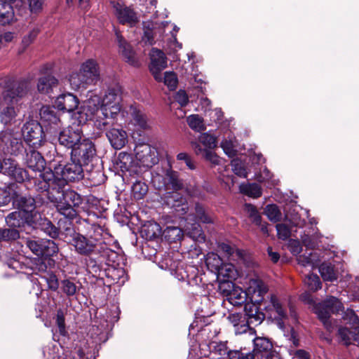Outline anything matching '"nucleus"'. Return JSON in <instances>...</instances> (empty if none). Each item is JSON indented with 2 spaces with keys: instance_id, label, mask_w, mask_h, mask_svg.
I'll return each instance as SVG.
<instances>
[{
  "instance_id": "obj_1",
  "label": "nucleus",
  "mask_w": 359,
  "mask_h": 359,
  "mask_svg": "<svg viewBox=\"0 0 359 359\" xmlns=\"http://www.w3.org/2000/svg\"><path fill=\"white\" fill-rule=\"evenodd\" d=\"M121 100L118 87L109 88L102 99L95 93L89 92L83 105L74 114V118L79 125L92 121L98 130H103L109 124V118L117 119L119 115L124 117Z\"/></svg>"
},
{
  "instance_id": "obj_2",
  "label": "nucleus",
  "mask_w": 359,
  "mask_h": 359,
  "mask_svg": "<svg viewBox=\"0 0 359 359\" xmlns=\"http://www.w3.org/2000/svg\"><path fill=\"white\" fill-rule=\"evenodd\" d=\"M36 190L45 192L48 201L57 211L65 217L73 219L77 215L75 210L83 202L82 197L71 189H65V181L57 182H34Z\"/></svg>"
},
{
  "instance_id": "obj_3",
  "label": "nucleus",
  "mask_w": 359,
  "mask_h": 359,
  "mask_svg": "<svg viewBox=\"0 0 359 359\" xmlns=\"http://www.w3.org/2000/svg\"><path fill=\"white\" fill-rule=\"evenodd\" d=\"M31 88L30 82L20 80L8 83L6 86L0 85V94L6 104L0 111V121L5 126L17 123L19 114L18 107L20 100L24 97Z\"/></svg>"
},
{
  "instance_id": "obj_4",
  "label": "nucleus",
  "mask_w": 359,
  "mask_h": 359,
  "mask_svg": "<svg viewBox=\"0 0 359 359\" xmlns=\"http://www.w3.org/2000/svg\"><path fill=\"white\" fill-rule=\"evenodd\" d=\"M81 163L71 158L65 164L59 163L54 167L53 171H46L40 174V178L34 182H57L64 180L65 184L67 182H76L83 179V170Z\"/></svg>"
},
{
  "instance_id": "obj_5",
  "label": "nucleus",
  "mask_w": 359,
  "mask_h": 359,
  "mask_svg": "<svg viewBox=\"0 0 359 359\" xmlns=\"http://www.w3.org/2000/svg\"><path fill=\"white\" fill-rule=\"evenodd\" d=\"M270 310H274L278 315V326L283 332L286 329V326H289L290 331V340L292 341L294 346H298V339L296 334L290 325L297 322V316L294 308L290 304H287L285 301L280 300L276 294L270 296Z\"/></svg>"
},
{
  "instance_id": "obj_6",
  "label": "nucleus",
  "mask_w": 359,
  "mask_h": 359,
  "mask_svg": "<svg viewBox=\"0 0 359 359\" xmlns=\"http://www.w3.org/2000/svg\"><path fill=\"white\" fill-rule=\"evenodd\" d=\"M343 308L341 302L336 297L330 296L323 302L314 307V312L330 332H332L333 326L330 320L332 313H338Z\"/></svg>"
},
{
  "instance_id": "obj_7",
  "label": "nucleus",
  "mask_w": 359,
  "mask_h": 359,
  "mask_svg": "<svg viewBox=\"0 0 359 359\" xmlns=\"http://www.w3.org/2000/svg\"><path fill=\"white\" fill-rule=\"evenodd\" d=\"M168 26L172 27V31H170L172 39L170 41V46L175 50H180L182 48V43H179L176 38V34L179 30V27L176 25L171 24L169 22H163L160 25L154 27L153 24H148V26L144 25V36L143 40L145 43L152 44L154 41V38L158 34L159 37H161L165 32V28Z\"/></svg>"
},
{
  "instance_id": "obj_8",
  "label": "nucleus",
  "mask_w": 359,
  "mask_h": 359,
  "mask_svg": "<svg viewBox=\"0 0 359 359\" xmlns=\"http://www.w3.org/2000/svg\"><path fill=\"white\" fill-rule=\"evenodd\" d=\"M152 183L157 189L178 191L183 189V183L179 178L178 173L171 169H168L163 174L156 173L152 176Z\"/></svg>"
},
{
  "instance_id": "obj_9",
  "label": "nucleus",
  "mask_w": 359,
  "mask_h": 359,
  "mask_svg": "<svg viewBox=\"0 0 359 359\" xmlns=\"http://www.w3.org/2000/svg\"><path fill=\"white\" fill-rule=\"evenodd\" d=\"M22 133L25 142L34 148L41 147L45 140L41 125L34 120L27 121L24 124Z\"/></svg>"
},
{
  "instance_id": "obj_10",
  "label": "nucleus",
  "mask_w": 359,
  "mask_h": 359,
  "mask_svg": "<svg viewBox=\"0 0 359 359\" xmlns=\"http://www.w3.org/2000/svg\"><path fill=\"white\" fill-rule=\"evenodd\" d=\"M96 154L94 144L88 138H83L71 151V157L81 163L88 165Z\"/></svg>"
},
{
  "instance_id": "obj_11",
  "label": "nucleus",
  "mask_w": 359,
  "mask_h": 359,
  "mask_svg": "<svg viewBox=\"0 0 359 359\" xmlns=\"http://www.w3.org/2000/svg\"><path fill=\"white\" fill-rule=\"evenodd\" d=\"M134 151L136 160L143 167L151 168L158 162L156 149L149 144L139 143L136 144Z\"/></svg>"
},
{
  "instance_id": "obj_12",
  "label": "nucleus",
  "mask_w": 359,
  "mask_h": 359,
  "mask_svg": "<svg viewBox=\"0 0 359 359\" xmlns=\"http://www.w3.org/2000/svg\"><path fill=\"white\" fill-rule=\"evenodd\" d=\"M0 148L6 154L17 155L22 149V142L17 133L6 129L0 133Z\"/></svg>"
},
{
  "instance_id": "obj_13",
  "label": "nucleus",
  "mask_w": 359,
  "mask_h": 359,
  "mask_svg": "<svg viewBox=\"0 0 359 359\" xmlns=\"http://www.w3.org/2000/svg\"><path fill=\"white\" fill-rule=\"evenodd\" d=\"M164 205L178 217L184 216L189 210L188 203L178 191H167L163 196Z\"/></svg>"
},
{
  "instance_id": "obj_14",
  "label": "nucleus",
  "mask_w": 359,
  "mask_h": 359,
  "mask_svg": "<svg viewBox=\"0 0 359 359\" xmlns=\"http://www.w3.org/2000/svg\"><path fill=\"white\" fill-rule=\"evenodd\" d=\"M83 133L79 126H72L60 131L58 141L67 148H74L83 140Z\"/></svg>"
},
{
  "instance_id": "obj_15",
  "label": "nucleus",
  "mask_w": 359,
  "mask_h": 359,
  "mask_svg": "<svg viewBox=\"0 0 359 359\" xmlns=\"http://www.w3.org/2000/svg\"><path fill=\"white\" fill-rule=\"evenodd\" d=\"M114 14L121 24L134 25L138 22L137 13L130 6H127L119 1H111Z\"/></svg>"
},
{
  "instance_id": "obj_16",
  "label": "nucleus",
  "mask_w": 359,
  "mask_h": 359,
  "mask_svg": "<svg viewBox=\"0 0 359 359\" xmlns=\"http://www.w3.org/2000/svg\"><path fill=\"white\" fill-rule=\"evenodd\" d=\"M2 172L4 175L20 183L29 179L27 170L11 158L4 159Z\"/></svg>"
},
{
  "instance_id": "obj_17",
  "label": "nucleus",
  "mask_w": 359,
  "mask_h": 359,
  "mask_svg": "<svg viewBox=\"0 0 359 359\" xmlns=\"http://www.w3.org/2000/svg\"><path fill=\"white\" fill-rule=\"evenodd\" d=\"M12 198L13 205L18 211H22L27 217L34 219V216H36L34 212L36 208V202L33 197L22 196L13 191Z\"/></svg>"
},
{
  "instance_id": "obj_18",
  "label": "nucleus",
  "mask_w": 359,
  "mask_h": 359,
  "mask_svg": "<svg viewBox=\"0 0 359 359\" xmlns=\"http://www.w3.org/2000/svg\"><path fill=\"white\" fill-rule=\"evenodd\" d=\"M149 70L156 81H162L161 71L167 67V58L163 51L152 48L150 53Z\"/></svg>"
},
{
  "instance_id": "obj_19",
  "label": "nucleus",
  "mask_w": 359,
  "mask_h": 359,
  "mask_svg": "<svg viewBox=\"0 0 359 359\" xmlns=\"http://www.w3.org/2000/svg\"><path fill=\"white\" fill-rule=\"evenodd\" d=\"M39 114L41 121L47 130L50 133H57L61 128V120L53 108L49 106H43L40 109Z\"/></svg>"
},
{
  "instance_id": "obj_20",
  "label": "nucleus",
  "mask_w": 359,
  "mask_h": 359,
  "mask_svg": "<svg viewBox=\"0 0 359 359\" xmlns=\"http://www.w3.org/2000/svg\"><path fill=\"white\" fill-rule=\"evenodd\" d=\"M71 244L78 254L83 256L91 255L95 251L97 245L95 239L87 238L80 233H74L72 236Z\"/></svg>"
},
{
  "instance_id": "obj_21",
  "label": "nucleus",
  "mask_w": 359,
  "mask_h": 359,
  "mask_svg": "<svg viewBox=\"0 0 359 359\" xmlns=\"http://www.w3.org/2000/svg\"><path fill=\"white\" fill-rule=\"evenodd\" d=\"M268 292V287L265 283L259 279H250L248 287V294L255 303L262 305L264 302V295Z\"/></svg>"
},
{
  "instance_id": "obj_22",
  "label": "nucleus",
  "mask_w": 359,
  "mask_h": 359,
  "mask_svg": "<svg viewBox=\"0 0 359 359\" xmlns=\"http://www.w3.org/2000/svg\"><path fill=\"white\" fill-rule=\"evenodd\" d=\"M80 72L84 76L86 81L90 84L96 83L100 79V69L97 63L93 59L83 62L80 67Z\"/></svg>"
},
{
  "instance_id": "obj_23",
  "label": "nucleus",
  "mask_w": 359,
  "mask_h": 359,
  "mask_svg": "<svg viewBox=\"0 0 359 359\" xmlns=\"http://www.w3.org/2000/svg\"><path fill=\"white\" fill-rule=\"evenodd\" d=\"M111 147L117 150L122 149L128 142L127 132L123 128H112L106 133Z\"/></svg>"
},
{
  "instance_id": "obj_24",
  "label": "nucleus",
  "mask_w": 359,
  "mask_h": 359,
  "mask_svg": "<svg viewBox=\"0 0 359 359\" xmlns=\"http://www.w3.org/2000/svg\"><path fill=\"white\" fill-rule=\"evenodd\" d=\"M79 103L77 97L69 93L59 95L54 102L57 109L67 112H71L77 109Z\"/></svg>"
},
{
  "instance_id": "obj_25",
  "label": "nucleus",
  "mask_w": 359,
  "mask_h": 359,
  "mask_svg": "<svg viewBox=\"0 0 359 359\" xmlns=\"http://www.w3.org/2000/svg\"><path fill=\"white\" fill-rule=\"evenodd\" d=\"M185 224V231L187 234L193 240L199 243H203L205 241V234L201 225L195 221V217L193 214H189Z\"/></svg>"
},
{
  "instance_id": "obj_26",
  "label": "nucleus",
  "mask_w": 359,
  "mask_h": 359,
  "mask_svg": "<svg viewBox=\"0 0 359 359\" xmlns=\"http://www.w3.org/2000/svg\"><path fill=\"white\" fill-rule=\"evenodd\" d=\"M25 161L27 167L34 172H41L45 168V159L34 149H30L27 152Z\"/></svg>"
},
{
  "instance_id": "obj_27",
  "label": "nucleus",
  "mask_w": 359,
  "mask_h": 359,
  "mask_svg": "<svg viewBox=\"0 0 359 359\" xmlns=\"http://www.w3.org/2000/svg\"><path fill=\"white\" fill-rule=\"evenodd\" d=\"M254 348L252 352L253 359H262L264 355H267L271 352L272 344L269 339L265 337H256L253 339Z\"/></svg>"
},
{
  "instance_id": "obj_28",
  "label": "nucleus",
  "mask_w": 359,
  "mask_h": 359,
  "mask_svg": "<svg viewBox=\"0 0 359 359\" xmlns=\"http://www.w3.org/2000/svg\"><path fill=\"white\" fill-rule=\"evenodd\" d=\"M6 224L9 227L20 228L25 224L32 225L34 223V219L27 217L22 211H14L6 217Z\"/></svg>"
},
{
  "instance_id": "obj_29",
  "label": "nucleus",
  "mask_w": 359,
  "mask_h": 359,
  "mask_svg": "<svg viewBox=\"0 0 359 359\" xmlns=\"http://www.w3.org/2000/svg\"><path fill=\"white\" fill-rule=\"evenodd\" d=\"M131 115L133 123L135 126L143 130L150 128L151 121L140 108L131 107Z\"/></svg>"
},
{
  "instance_id": "obj_30",
  "label": "nucleus",
  "mask_w": 359,
  "mask_h": 359,
  "mask_svg": "<svg viewBox=\"0 0 359 359\" xmlns=\"http://www.w3.org/2000/svg\"><path fill=\"white\" fill-rule=\"evenodd\" d=\"M116 36L119 46V52L124 57L127 62L132 65H136L137 62L135 60V53L130 46L124 40V39L118 32H116Z\"/></svg>"
},
{
  "instance_id": "obj_31",
  "label": "nucleus",
  "mask_w": 359,
  "mask_h": 359,
  "mask_svg": "<svg viewBox=\"0 0 359 359\" xmlns=\"http://www.w3.org/2000/svg\"><path fill=\"white\" fill-rule=\"evenodd\" d=\"M245 315H246V323L248 327L250 325H259L264 316L262 313L258 311V308L255 305L245 306Z\"/></svg>"
},
{
  "instance_id": "obj_32",
  "label": "nucleus",
  "mask_w": 359,
  "mask_h": 359,
  "mask_svg": "<svg viewBox=\"0 0 359 359\" xmlns=\"http://www.w3.org/2000/svg\"><path fill=\"white\" fill-rule=\"evenodd\" d=\"M218 248L229 259V260L242 261L244 259V252L241 250L236 249L228 243H219Z\"/></svg>"
},
{
  "instance_id": "obj_33",
  "label": "nucleus",
  "mask_w": 359,
  "mask_h": 359,
  "mask_svg": "<svg viewBox=\"0 0 359 359\" xmlns=\"http://www.w3.org/2000/svg\"><path fill=\"white\" fill-rule=\"evenodd\" d=\"M191 146L197 155L202 154L207 161L214 165L220 163L222 159L212 149H203L200 144L196 142H192Z\"/></svg>"
},
{
  "instance_id": "obj_34",
  "label": "nucleus",
  "mask_w": 359,
  "mask_h": 359,
  "mask_svg": "<svg viewBox=\"0 0 359 359\" xmlns=\"http://www.w3.org/2000/svg\"><path fill=\"white\" fill-rule=\"evenodd\" d=\"M57 84L58 80L55 76L47 75L39 79L37 88L41 93H49Z\"/></svg>"
},
{
  "instance_id": "obj_35",
  "label": "nucleus",
  "mask_w": 359,
  "mask_h": 359,
  "mask_svg": "<svg viewBox=\"0 0 359 359\" xmlns=\"http://www.w3.org/2000/svg\"><path fill=\"white\" fill-rule=\"evenodd\" d=\"M76 356L72 355V353L68 351L64 353L62 355L59 356V359H95L94 353L92 350H90L89 347H87L85 344L83 347H81L76 350Z\"/></svg>"
},
{
  "instance_id": "obj_36",
  "label": "nucleus",
  "mask_w": 359,
  "mask_h": 359,
  "mask_svg": "<svg viewBox=\"0 0 359 359\" xmlns=\"http://www.w3.org/2000/svg\"><path fill=\"white\" fill-rule=\"evenodd\" d=\"M107 276L111 278L113 284L122 285L127 280V275L123 268H109L107 271Z\"/></svg>"
},
{
  "instance_id": "obj_37",
  "label": "nucleus",
  "mask_w": 359,
  "mask_h": 359,
  "mask_svg": "<svg viewBox=\"0 0 359 359\" xmlns=\"http://www.w3.org/2000/svg\"><path fill=\"white\" fill-rule=\"evenodd\" d=\"M69 82L71 88L74 90H78L81 88H86L88 82L86 81L84 76L80 72H72L69 76Z\"/></svg>"
},
{
  "instance_id": "obj_38",
  "label": "nucleus",
  "mask_w": 359,
  "mask_h": 359,
  "mask_svg": "<svg viewBox=\"0 0 359 359\" xmlns=\"http://www.w3.org/2000/svg\"><path fill=\"white\" fill-rule=\"evenodd\" d=\"M14 17L12 6L4 1H0V25L10 23Z\"/></svg>"
},
{
  "instance_id": "obj_39",
  "label": "nucleus",
  "mask_w": 359,
  "mask_h": 359,
  "mask_svg": "<svg viewBox=\"0 0 359 359\" xmlns=\"http://www.w3.org/2000/svg\"><path fill=\"white\" fill-rule=\"evenodd\" d=\"M223 260L222 258L215 252H208L205 256V264L209 270L215 273L219 271Z\"/></svg>"
},
{
  "instance_id": "obj_40",
  "label": "nucleus",
  "mask_w": 359,
  "mask_h": 359,
  "mask_svg": "<svg viewBox=\"0 0 359 359\" xmlns=\"http://www.w3.org/2000/svg\"><path fill=\"white\" fill-rule=\"evenodd\" d=\"M319 272L324 281L334 282L337 280V272L330 264H322L319 267Z\"/></svg>"
},
{
  "instance_id": "obj_41",
  "label": "nucleus",
  "mask_w": 359,
  "mask_h": 359,
  "mask_svg": "<svg viewBox=\"0 0 359 359\" xmlns=\"http://www.w3.org/2000/svg\"><path fill=\"white\" fill-rule=\"evenodd\" d=\"M240 191L252 198H259L262 195V188L256 183L241 184L239 187Z\"/></svg>"
},
{
  "instance_id": "obj_42",
  "label": "nucleus",
  "mask_w": 359,
  "mask_h": 359,
  "mask_svg": "<svg viewBox=\"0 0 359 359\" xmlns=\"http://www.w3.org/2000/svg\"><path fill=\"white\" fill-rule=\"evenodd\" d=\"M221 147L224 152L229 157L236 155V142L233 135H229L221 142Z\"/></svg>"
},
{
  "instance_id": "obj_43",
  "label": "nucleus",
  "mask_w": 359,
  "mask_h": 359,
  "mask_svg": "<svg viewBox=\"0 0 359 359\" xmlns=\"http://www.w3.org/2000/svg\"><path fill=\"white\" fill-rule=\"evenodd\" d=\"M247 292L240 287H236L229 294L228 299L233 306L241 305L246 301Z\"/></svg>"
},
{
  "instance_id": "obj_44",
  "label": "nucleus",
  "mask_w": 359,
  "mask_h": 359,
  "mask_svg": "<svg viewBox=\"0 0 359 359\" xmlns=\"http://www.w3.org/2000/svg\"><path fill=\"white\" fill-rule=\"evenodd\" d=\"M187 122L194 131L201 133L206 129L203 118L198 114H191L187 116Z\"/></svg>"
},
{
  "instance_id": "obj_45",
  "label": "nucleus",
  "mask_w": 359,
  "mask_h": 359,
  "mask_svg": "<svg viewBox=\"0 0 359 359\" xmlns=\"http://www.w3.org/2000/svg\"><path fill=\"white\" fill-rule=\"evenodd\" d=\"M195 220L197 219L198 221L204 223V224H212L214 222V217L208 213L204 207L199 204L196 203L195 205Z\"/></svg>"
},
{
  "instance_id": "obj_46",
  "label": "nucleus",
  "mask_w": 359,
  "mask_h": 359,
  "mask_svg": "<svg viewBox=\"0 0 359 359\" xmlns=\"http://www.w3.org/2000/svg\"><path fill=\"white\" fill-rule=\"evenodd\" d=\"M298 263L303 266H317L320 262L318 256L316 253H309L308 255H302L297 257Z\"/></svg>"
},
{
  "instance_id": "obj_47",
  "label": "nucleus",
  "mask_w": 359,
  "mask_h": 359,
  "mask_svg": "<svg viewBox=\"0 0 359 359\" xmlns=\"http://www.w3.org/2000/svg\"><path fill=\"white\" fill-rule=\"evenodd\" d=\"M242 316L238 313H230L227 317L228 320L231 324L236 327V334H242L246 332L248 329V327L245 324H243L240 325L241 322Z\"/></svg>"
},
{
  "instance_id": "obj_48",
  "label": "nucleus",
  "mask_w": 359,
  "mask_h": 359,
  "mask_svg": "<svg viewBox=\"0 0 359 359\" xmlns=\"http://www.w3.org/2000/svg\"><path fill=\"white\" fill-rule=\"evenodd\" d=\"M147 191V185L141 181H136L132 186V194L136 200L142 199Z\"/></svg>"
},
{
  "instance_id": "obj_49",
  "label": "nucleus",
  "mask_w": 359,
  "mask_h": 359,
  "mask_svg": "<svg viewBox=\"0 0 359 359\" xmlns=\"http://www.w3.org/2000/svg\"><path fill=\"white\" fill-rule=\"evenodd\" d=\"M199 143L202 144L204 149H212L217 147V138L208 133H201L198 137Z\"/></svg>"
},
{
  "instance_id": "obj_50",
  "label": "nucleus",
  "mask_w": 359,
  "mask_h": 359,
  "mask_svg": "<svg viewBox=\"0 0 359 359\" xmlns=\"http://www.w3.org/2000/svg\"><path fill=\"white\" fill-rule=\"evenodd\" d=\"M44 241L43 239L34 240L27 239L25 242L26 246L35 255L41 257L43 248Z\"/></svg>"
},
{
  "instance_id": "obj_51",
  "label": "nucleus",
  "mask_w": 359,
  "mask_h": 359,
  "mask_svg": "<svg viewBox=\"0 0 359 359\" xmlns=\"http://www.w3.org/2000/svg\"><path fill=\"white\" fill-rule=\"evenodd\" d=\"M58 247L56 243L51 240H45L43 248L42 249L41 257H49L55 255L58 252Z\"/></svg>"
},
{
  "instance_id": "obj_52",
  "label": "nucleus",
  "mask_w": 359,
  "mask_h": 359,
  "mask_svg": "<svg viewBox=\"0 0 359 359\" xmlns=\"http://www.w3.org/2000/svg\"><path fill=\"white\" fill-rule=\"evenodd\" d=\"M244 210L255 225H261L262 217L255 205L246 203L244 206Z\"/></svg>"
},
{
  "instance_id": "obj_53",
  "label": "nucleus",
  "mask_w": 359,
  "mask_h": 359,
  "mask_svg": "<svg viewBox=\"0 0 359 359\" xmlns=\"http://www.w3.org/2000/svg\"><path fill=\"white\" fill-rule=\"evenodd\" d=\"M217 273L224 278H236L237 270L233 264L223 262L219 271Z\"/></svg>"
},
{
  "instance_id": "obj_54",
  "label": "nucleus",
  "mask_w": 359,
  "mask_h": 359,
  "mask_svg": "<svg viewBox=\"0 0 359 359\" xmlns=\"http://www.w3.org/2000/svg\"><path fill=\"white\" fill-rule=\"evenodd\" d=\"M163 234L170 241L175 242L181 238L182 232L179 227L170 226L165 229Z\"/></svg>"
},
{
  "instance_id": "obj_55",
  "label": "nucleus",
  "mask_w": 359,
  "mask_h": 359,
  "mask_svg": "<svg viewBox=\"0 0 359 359\" xmlns=\"http://www.w3.org/2000/svg\"><path fill=\"white\" fill-rule=\"evenodd\" d=\"M304 281L311 291H316L321 288L320 280L316 274L311 273L307 275Z\"/></svg>"
},
{
  "instance_id": "obj_56",
  "label": "nucleus",
  "mask_w": 359,
  "mask_h": 359,
  "mask_svg": "<svg viewBox=\"0 0 359 359\" xmlns=\"http://www.w3.org/2000/svg\"><path fill=\"white\" fill-rule=\"evenodd\" d=\"M39 224L41 226V229L51 238H56L58 236V229L50 221L43 219H41V222Z\"/></svg>"
},
{
  "instance_id": "obj_57",
  "label": "nucleus",
  "mask_w": 359,
  "mask_h": 359,
  "mask_svg": "<svg viewBox=\"0 0 359 359\" xmlns=\"http://www.w3.org/2000/svg\"><path fill=\"white\" fill-rule=\"evenodd\" d=\"M168 88L173 90L176 88L177 85V75L172 72H166L164 74V76H162V81Z\"/></svg>"
},
{
  "instance_id": "obj_58",
  "label": "nucleus",
  "mask_w": 359,
  "mask_h": 359,
  "mask_svg": "<svg viewBox=\"0 0 359 359\" xmlns=\"http://www.w3.org/2000/svg\"><path fill=\"white\" fill-rule=\"evenodd\" d=\"M40 277L45 280L49 289L55 291L58 288V280L56 276L52 272H46L43 275H40Z\"/></svg>"
},
{
  "instance_id": "obj_59",
  "label": "nucleus",
  "mask_w": 359,
  "mask_h": 359,
  "mask_svg": "<svg viewBox=\"0 0 359 359\" xmlns=\"http://www.w3.org/2000/svg\"><path fill=\"white\" fill-rule=\"evenodd\" d=\"M20 237L18 230L11 227V229H0V241H15Z\"/></svg>"
},
{
  "instance_id": "obj_60",
  "label": "nucleus",
  "mask_w": 359,
  "mask_h": 359,
  "mask_svg": "<svg viewBox=\"0 0 359 359\" xmlns=\"http://www.w3.org/2000/svg\"><path fill=\"white\" fill-rule=\"evenodd\" d=\"M31 269L34 273L41 275L45 274L47 271V265L45 263L43 257L34 259V260L32 262V265L30 266Z\"/></svg>"
},
{
  "instance_id": "obj_61",
  "label": "nucleus",
  "mask_w": 359,
  "mask_h": 359,
  "mask_svg": "<svg viewBox=\"0 0 359 359\" xmlns=\"http://www.w3.org/2000/svg\"><path fill=\"white\" fill-rule=\"evenodd\" d=\"M15 186L13 184L11 187L0 188V207L7 205L13 199L11 191Z\"/></svg>"
},
{
  "instance_id": "obj_62",
  "label": "nucleus",
  "mask_w": 359,
  "mask_h": 359,
  "mask_svg": "<svg viewBox=\"0 0 359 359\" xmlns=\"http://www.w3.org/2000/svg\"><path fill=\"white\" fill-rule=\"evenodd\" d=\"M267 217L272 222H276L281 218V212L276 205H268L265 209Z\"/></svg>"
},
{
  "instance_id": "obj_63",
  "label": "nucleus",
  "mask_w": 359,
  "mask_h": 359,
  "mask_svg": "<svg viewBox=\"0 0 359 359\" xmlns=\"http://www.w3.org/2000/svg\"><path fill=\"white\" fill-rule=\"evenodd\" d=\"M343 318L355 330L358 328L359 318L352 309H347L344 313Z\"/></svg>"
},
{
  "instance_id": "obj_64",
  "label": "nucleus",
  "mask_w": 359,
  "mask_h": 359,
  "mask_svg": "<svg viewBox=\"0 0 359 359\" xmlns=\"http://www.w3.org/2000/svg\"><path fill=\"white\" fill-rule=\"evenodd\" d=\"M62 292L67 296H73L76 292V286L74 282L69 280H64L61 282Z\"/></svg>"
}]
</instances>
